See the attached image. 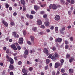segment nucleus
<instances>
[{
	"label": "nucleus",
	"instance_id": "obj_1",
	"mask_svg": "<svg viewBox=\"0 0 75 75\" xmlns=\"http://www.w3.org/2000/svg\"><path fill=\"white\" fill-rule=\"evenodd\" d=\"M59 5H57V6L55 4H53V5L51 4L49 6V8L50 9L52 8L53 10H55L57 8V7H59Z\"/></svg>",
	"mask_w": 75,
	"mask_h": 75
},
{
	"label": "nucleus",
	"instance_id": "obj_2",
	"mask_svg": "<svg viewBox=\"0 0 75 75\" xmlns=\"http://www.w3.org/2000/svg\"><path fill=\"white\" fill-rule=\"evenodd\" d=\"M22 71L23 73H24L23 75H27V73L28 72V70L25 69V68H23L22 69Z\"/></svg>",
	"mask_w": 75,
	"mask_h": 75
},
{
	"label": "nucleus",
	"instance_id": "obj_3",
	"mask_svg": "<svg viewBox=\"0 0 75 75\" xmlns=\"http://www.w3.org/2000/svg\"><path fill=\"white\" fill-rule=\"evenodd\" d=\"M24 39L23 38H20L19 39L18 43L19 44H23Z\"/></svg>",
	"mask_w": 75,
	"mask_h": 75
},
{
	"label": "nucleus",
	"instance_id": "obj_4",
	"mask_svg": "<svg viewBox=\"0 0 75 75\" xmlns=\"http://www.w3.org/2000/svg\"><path fill=\"white\" fill-rule=\"evenodd\" d=\"M11 47L12 48H13V50H17V47L16 46V45L14 44H13L11 45Z\"/></svg>",
	"mask_w": 75,
	"mask_h": 75
},
{
	"label": "nucleus",
	"instance_id": "obj_5",
	"mask_svg": "<svg viewBox=\"0 0 75 75\" xmlns=\"http://www.w3.org/2000/svg\"><path fill=\"white\" fill-rule=\"evenodd\" d=\"M65 27L64 26L60 30V31L62 34H64L63 31H65Z\"/></svg>",
	"mask_w": 75,
	"mask_h": 75
},
{
	"label": "nucleus",
	"instance_id": "obj_6",
	"mask_svg": "<svg viewBox=\"0 0 75 75\" xmlns=\"http://www.w3.org/2000/svg\"><path fill=\"white\" fill-rule=\"evenodd\" d=\"M54 19L57 21H58L60 19V16L59 15H56L55 16Z\"/></svg>",
	"mask_w": 75,
	"mask_h": 75
},
{
	"label": "nucleus",
	"instance_id": "obj_7",
	"mask_svg": "<svg viewBox=\"0 0 75 75\" xmlns=\"http://www.w3.org/2000/svg\"><path fill=\"white\" fill-rule=\"evenodd\" d=\"M2 23L4 24V25H5L6 27H7L8 26V23H7V22L5 21L4 20H3L2 21Z\"/></svg>",
	"mask_w": 75,
	"mask_h": 75
},
{
	"label": "nucleus",
	"instance_id": "obj_8",
	"mask_svg": "<svg viewBox=\"0 0 75 75\" xmlns=\"http://www.w3.org/2000/svg\"><path fill=\"white\" fill-rule=\"evenodd\" d=\"M62 40L61 38H56L55 39V42H61Z\"/></svg>",
	"mask_w": 75,
	"mask_h": 75
},
{
	"label": "nucleus",
	"instance_id": "obj_9",
	"mask_svg": "<svg viewBox=\"0 0 75 75\" xmlns=\"http://www.w3.org/2000/svg\"><path fill=\"white\" fill-rule=\"evenodd\" d=\"M61 65L60 63L59 62H57L55 64V68H58L59 66Z\"/></svg>",
	"mask_w": 75,
	"mask_h": 75
},
{
	"label": "nucleus",
	"instance_id": "obj_10",
	"mask_svg": "<svg viewBox=\"0 0 75 75\" xmlns=\"http://www.w3.org/2000/svg\"><path fill=\"white\" fill-rule=\"evenodd\" d=\"M9 61L11 64H14V60H13V59L12 58L10 59Z\"/></svg>",
	"mask_w": 75,
	"mask_h": 75
},
{
	"label": "nucleus",
	"instance_id": "obj_11",
	"mask_svg": "<svg viewBox=\"0 0 75 75\" xmlns=\"http://www.w3.org/2000/svg\"><path fill=\"white\" fill-rule=\"evenodd\" d=\"M37 24L38 25H40L42 24V22L41 20H38V21H37Z\"/></svg>",
	"mask_w": 75,
	"mask_h": 75
},
{
	"label": "nucleus",
	"instance_id": "obj_12",
	"mask_svg": "<svg viewBox=\"0 0 75 75\" xmlns=\"http://www.w3.org/2000/svg\"><path fill=\"white\" fill-rule=\"evenodd\" d=\"M43 51L45 54H48V50L46 48L44 49Z\"/></svg>",
	"mask_w": 75,
	"mask_h": 75
},
{
	"label": "nucleus",
	"instance_id": "obj_13",
	"mask_svg": "<svg viewBox=\"0 0 75 75\" xmlns=\"http://www.w3.org/2000/svg\"><path fill=\"white\" fill-rule=\"evenodd\" d=\"M21 2L22 4H23V5H25V1H24V0H21Z\"/></svg>",
	"mask_w": 75,
	"mask_h": 75
},
{
	"label": "nucleus",
	"instance_id": "obj_14",
	"mask_svg": "<svg viewBox=\"0 0 75 75\" xmlns=\"http://www.w3.org/2000/svg\"><path fill=\"white\" fill-rule=\"evenodd\" d=\"M45 26H49L50 25V23L48 22H46L45 23Z\"/></svg>",
	"mask_w": 75,
	"mask_h": 75
},
{
	"label": "nucleus",
	"instance_id": "obj_15",
	"mask_svg": "<svg viewBox=\"0 0 75 75\" xmlns=\"http://www.w3.org/2000/svg\"><path fill=\"white\" fill-rule=\"evenodd\" d=\"M11 70H13L14 69V66L11 64H10L9 67Z\"/></svg>",
	"mask_w": 75,
	"mask_h": 75
},
{
	"label": "nucleus",
	"instance_id": "obj_16",
	"mask_svg": "<svg viewBox=\"0 0 75 75\" xmlns=\"http://www.w3.org/2000/svg\"><path fill=\"white\" fill-rule=\"evenodd\" d=\"M74 59V57H72L70 59H69V62L70 63H71L73 60Z\"/></svg>",
	"mask_w": 75,
	"mask_h": 75
},
{
	"label": "nucleus",
	"instance_id": "obj_17",
	"mask_svg": "<svg viewBox=\"0 0 75 75\" xmlns=\"http://www.w3.org/2000/svg\"><path fill=\"white\" fill-rule=\"evenodd\" d=\"M69 73H73V72H74V70H73V69H69Z\"/></svg>",
	"mask_w": 75,
	"mask_h": 75
},
{
	"label": "nucleus",
	"instance_id": "obj_18",
	"mask_svg": "<svg viewBox=\"0 0 75 75\" xmlns=\"http://www.w3.org/2000/svg\"><path fill=\"white\" fill-rule=\"evenodd\" d=\"M59 56L58 55V53H56L54 54V57L56 58L57 57H59Z\"/></svg>",
	"mask_w": 75,
	"mask_h": 75
},
{
	"label": "nucleus",
	"instance_id": "obj_19",
	"mask_svg": "<svg viewBox=\"0 0 75 75\" xmlns=\"http://www.w3.org/2000/svg\"><path fill=\"white\" fill-rule=\"evenodd\" d=\"M30 38L31 39L32 41H33L34 40V36H30Z\"/></svg>",
	"mask_w": 75,
	"mask_h": 75
},
{
	"label": "nucleus",
	"instance_id": "obj_20",
	"mask_svg": "<svg viewBox=\"0 0 75 75\" xmlns=\"http://www.w3.org/2000/svg\"><path fill=\"white\" fill-rule=\"evenodd\" d=\"M39 8V6H35L34 7L35 10H37V9H38Z\"/></svg>",
	"mask_w": 75,
	"mask_h": 75
},
{
	"label": "nucleus",
	"instance_id": "obj_21",
	"mask_svg": "<svg viewBox=\"0 0 75 75\" xmlns=\"http://www.w3.org/2000/svg\"><path fill=\"white\" fill-rule=\"evenodd\" d=\"M24 54H25L28 55V50H25L24 52Z\"/></svg>",
	"mask_w": 75,
	"mask_h": 75
},
{
	"label": "nucleus",
	"instance_id": "obj_22",
	"mask_svg": "<svg viewBox=\"0 0 75 75\" xmlns=\"http://www.w3.org/2000/svg\"><path fill=\"white\" fill-rule=\"evenodd\" d=\"M33 30L35 32H37V28L35 27L33 28Z\"/></svg>",
	"mask_w": 75,
	"mask_h": 75
},
{
	"label": "nucleus",
	"instance_id": "obj_23",
	"mask_svg": "<svg viewBox=\"0 0 75 75\" xmlns=\"http://www.w3.org/2000/svg\"><path fill=\"white\" fill-rule=\"evenodd\" d=\"M71 57V55L68 54H67L66 55V57L67 58H69Z\"/></svg>",
	"mask_w": 75,
	"mask_h": 75
},
{
	"label": "nucleus",
	"instance_id": "obj_24",
	"mask_svg": "<svg viewBox=\"0 0 75 75\" xmlns=\"http://www.w3.org/2000/svg\"><path fill=\"white\" fill-rule=\"evenodd\" d=\"M64 59H62L60 60V62L61 63V65H62V63H64Z\"/></svg>",
	"mask_w": 75,
	"mask_h": 75
},
{
	"label": "nucleus",
	"instance_id": "obj_25",
	"mask_svg": "<svg viewBox=\"0 0 75 75\" xmlns=\"http://www.w3.org/2000/svg\"><path fill=\"white\" fill-rule=\"evenodd\" d=\"M27 43L29 45H31V42L30 41H27Z\"/></svg>",
	"mask_w": 75,
	"mask_h": 75
},
{
	"label": "nucleus",
	"instance_id": "obj_26",
	"mask_svg": "<svg viewBox=\"0 0 75 75\" xmlns=\"http://www.w3.org/2000/svg\"><path fill=\"white\" fill-rule=\"evenodd\" d=\"M61 72L62 73H64V72H65V69H62L61 70Z\"/></svg>",
	"mask_w": 75,
	"mask_h": 75
},
{
	"label": "nucleus",
	"instance_id": "obj_27",
	"mask_svg": "<svg viewBox=\"0 0 75 75\" xmlns=\"http://www.w3.org/2000/svg\"><path fill=\"white\" fill-rule=\"evenodd\" d=\"M23 10L24 11H26V8L25 6H24L23 8Z\"/></svg>",
	"mask_w": 75,
	"mask_h": 75
},
{
	"label": "nucleus",
	"instance_id": "obj_28",
	"mask_svg": "<svg viewBox=\"0 0 75 75\" xmlns=\"http://www.w3.org/2000/svg\"><path fill=\"white\" fill-rule=\"evenodd\" d=\"M27 33H26V31L25 30H23V34L24 35H26V34Z\"/></svg>",
	"mask_w": 75,
	"mask_h": 75
},
{
	"label": "nucleus",
	"instance_id": "obj_29",
	"mask_svg": "<svg viewBox=\"0 0 75 75\" xmlns=\"http://www.w3.org/2000/svg\"><path fill=\"white\" fill-rule=\"evenodd\" d=\"M18 65H20L21 64H22V62L21 61H19L18 62Z\"/></svg>",
	"mask_w": 75,
	"mask_h": 75
},
{
	"label": "nucleus",
	"instance_id": "obj_30",
	"mask_svg": "<svg viewBox=\"0 0 75 75\" xmlns=\"http://www.w3.org/2000/svg\"><path fill=\"white\" fill-rule=\"evenodd\" d=\"M55 31L57 32V31H58V28L57 27H56L55 28Z\"/></svg>",
	"mask_w": 75,
	"mask_h": 75
},
{
	"label": "nucleus",
	"instance_id": "obj_31",
	"mask_svg": "<svg viewBox=\"0 0 75 75\" xmlns=\"http://www.w3.org/2000/svg\"><path fill=\"white\" fill-rule=\"evenodd\" d=\"M33 16L32 15H30V16H29V18H30V19H32V18H33Z\"/></svg>",
	"mask_w": 75,
	"mask_h": 75
},
{
	"label": "nucleus",
	"instance_id": "obj_32",
	"mask_svg": "<svg viewBox=\"0 0 75 75\" xmlns=\"http://www.w3.org/2000/svg\"><path fill=\"white\" fill-rule=\"evenodd\" d=\"M17 49L18 50H21V47L20 46H18L17 47Z\"/></svg>",
	"mask_w": 75,
	"mask_h": 75
},
{
	"label": "nucleus",
	"instance_id": "obj_33",
	"mask_svg": "<svg viewBox=\"0 0 75 75\" xmlns=\"http://www.w3.org/2000/svg\"><path fill=\"white\" fill-rule=\"evenodd\" d=\"M14 37L16 36V35L17 34V33L16 32H14L13 33Z\"/></svg>",
	"mask_w": 75,
	"mask_h": 75
},
{
	"label": "nucleus",
	"instance_id": "obj_34",
	"mask_svg": "<svg viewBox=\"0 0 75 75\" xmlns=\"http://www.w3.org/2000/svg\"><path fill=\"white\" fill-rule=\"evenodd\" d=\"M61 2L62 4H64L65 3V1L63 0H61Z\"/></svg>",
	"mask_w": 75,
	"mask_h": 75
},
{
	"label": "nucleus",
	"instance_id": "obj_35",
	"mask_svg": "<svg viewBox=\"0 0 75 75\" xmlns=\"http://www.w3.org/2000/svg\"><path fill=\"white\" fill-rule=\"evenodd\" d=\"M64 42H65V44L66 45H68V41L67 40H65Z\"/></svg>",
	"mask_w": 75,
	"mask_h": 75
},
{
	"label": "nucleus",
	"instance_id": "obj_36",
	"mask_svg": "<svg viewBox=\"0 0 75 75\" xmlns=\"http://www.w3.org/2000/svg\"><path fill=\"white\" fill-rule=\"evenodd\" d=\"M11 25L13 26L14 25V24H14V22H11Z\"/></svg>",
	"mask_w": 75,
	"mask_h": 75
},
{
	"label": "nucleus",
	"instance_id": "obj_37",
	"mask_svg": "<svg viewBox=\"0 0 75 75\" xmlns=\"http://www.w3.org/2000/svg\"><path fill=\"white\" fill-rule=\"evenodd\" d=\"M15 38H19V35H16L15 36H14Z\"/></svg>",
	"mask_w": 75,
	"mask_h": 75
},
{
	"label": "nucleus",
	"instance_id": "obj_38",
	"mask_svg": "<svg viewBox=\"0 0 75 75\" xmlns=\"http://www.w3.org/2000/svg\"><path fill=\"white\" fill-rule=\"evenodd\" d=\"M69 47V46L68 45H66L65 46V49H68V47Z\"/></svg>",
	"mask_w": 75,
	"mask_h": 75
},
{
	"label": "nucleus",
	"instance_id": "obj_39",
	"mask_svg": "<svg viewBox=\"0 0 75 75\" xmlns=\"http://www.w3.org/2000/svg\"><path fill=\"white\" fill-rule=\"evenodd\" d=\"M6 8H8V7H9V5H8V4H6Z\"/></svg>",
	"mask_w": 75,
	"mask_h": 75
},
{
	"label": "nucleus",
	"instance_id": "obj_40",
	"mask_svg": "<svg viewBox=\"0 0 75 75\" xmlns=\"http://www.w3.org/2000/svg\"><path fill=\"white\" fill-rule=\"evenodd\" d=\"M46 62L47 64L49 63L50 62V59H46Z\"/></svg>",
	"mask_w": 75,
	"mask_h": 75
},
{
	"label": "nucleus",
	"instance_id": "obj_41",
	"mask_svg": "<svg viewBox=\"0 0 75 75\" xmlns=\"http://www.w3.org/2000/svg\"><path fill=\"white\" fill-rule=\"evenodd\" d=\"M70 40H71V41H73V40H74V38L73 37H71L70 38Z\"/></svg>",
	"mask_w": 75,
	"mask_h": 75
},
{
	"label": "nucleus",
	"instance_id": "obj_42",
	"mask_svg": "<svg viewBox=\"0 0 75 75\" xmlns=\"http://www.w3.org/2000/svg\"><path fill=\"white\" fill-rule=\"evenodd\" d=\"M35 52V51L34 50H33V51L30 50V53H33V52Z\"/></svg>",
	"mask_w": 75,
	"mask_h": 75
},
{
	"label": "nucleus",
	"instance_id": "obj_43",
	"mask_svg": "<svg viewBox=\"0 0 75 75\" xmlns=\"http://www.w3.org/2000/svg\"><path fill=\"white\" fill-rule=\"evenodd\" d=\"M29 70L30 71H31L33 70V67H31L29 68Z\"/></svg>",
	"mask_w": 75,
	"mask_h": 75
},
{
	"label": "nucleus",
	"instance_id": "obj_44",
	"mask_svg": "<svg viewBox=\"0 0 75 75\" xmlns=\"http://www.w3.org/2000/svg\"><path fill=\"white\" fill-rule=\"evenodd\" d=\"M28 54H24V58H26V57H27V55Z\"/></svg>",
	"mask_w": 75,
	"mask_h": 75
},
{
	"label": "nucleus",
	"instance_id": "obj_45",
	"mask_svg": "<svg viewBox=\"0 0 75 75\" xmlns=\"http://www.w3.org/2000/svg\"><path fill=\"white\" fill-rule=\"evenodd\" d=\"M13 15L14 16H17V13L16 12H14L13 14Z\"/></svg>",
	"mask_w": 75,
	"mask_h": 75
},
{
	"label": "nucleus",
	"instance_id": "obj_46",
	"mask_svg": "<svg viewBox=\"0 0 75 75\" xmlns=\"http://www.w3.org/2000/svg\"><path fill=\"white\" fill-rule=\"evenodd\" d=\"M71 4H74V0H71Z\"/></svg>",
	"mask_w": 75,
	"mask_h": 75
},
{
	"label": "nucleus",
	"instance_id": "obj_47",
	"mask_svg": "<svg viewBox=\"0 0 75 75\" xmlns=\"http://www.w3.org/2000/svg\"><path fill=\"white\" fill-rule=\"evenodd\" d=\"M52 75H55V73L54 71H53L52 72Z\"/></svg>",
	"mask_w": 75,
	"mask_h": 75
},
{
	"label": "nucleus",
	"instance_id": "obj_48",
	"mask_svg": "<svg viewBox=\"0 0 75 75\" xmlns=\"http://www.w3.org/2000/svg\"><path fill=\"white\" fill-rule=\"evenodd\" d=\"M51 57H52V54H50L48 56L49 58H51Z\"/></svg>",
	"mask_w": 75,
	"mask_h": 75
},
{
	"label": "nucleus",
	"instance_id": "obj_49",
	"mask_svg": "<svg viewBox=\"0 0 75 75\" xmlns=\"http://www.w3.org/2000/svg\"><path fill=\"white\" fill-rule=\"evenodd\" d=\"M10 75H14V74H13V72L11 71L10 72Z\"/></svg>",
	"mask_w": 75,
	"mask_h": 75
},
{
	"label": "nucleus",
	"instance_id": "obj_50",
	"mask_svg": "<svg viewBox=\"0 0 75 75\" xmlns=\"http://www.w3.org/2000/svg\"><path fill=\"white\" fill-rule=\"evenodd\" d=\"M31 14H35V12L34 11H32L31 12Z\"/></svg>",
	"mask_w": 75,
	"mask_h": 75
},
{
	"label": "nucleus",
	"instance_id": "obj_51",
	"mask_svg": "<svg viewBox=\"0 0 75 75\" xmlns=\"http://www.w3.org/2000/svg\"><path fill=\"white\" fill-rule=\"evenodd\" d=\"M6 57L7 59H9V57L8 56V55L7 54H6Z\"/></svg>",
	"mask_w": 75,
	"mask_h": 75
},
{
	"label": "nucleus",
	"instance_id": "obj_52",
	"mask_svg": "<svg viewBox=\"0 0 75 75\" xmlns=\"http://www.w3.org/2000/svg\"><path fill=\"white\" fill-rule=\"evenodd\" d=\"M41 27L42 28H45V26L44 25H42L41 26Z\"/></svg>",
	"mask_w": 75,
	"mask_h": 75
},
{
	"label": "nucleus",
	"instance_id": "obj_53",
	"mask_svg": "<svg viewBox=\"0 0 75 75\" xmlns=\"http://www.w3.org/2000/svg\"><path fill=\"white\" fill-rule=\"evenodd\" d=\"M40 6L41 7H45V4H44L43 5H41Z\"/></svg>",
	"mask_w": 75,
	"mask_h": 75
},
{
	"label": "nucleus",
	"instance_id": "obj_54",
	"mask_svg": "<svg viewBox=\"0 0 75 75\" xmlns=\"http://www.w3.org/2000/svg\"><path fill=\"white\" fill-rule=\"evenodd\" d=\"M55 57H54V56H52L51 58L52 59H55Z\"/></svg>",
	"mask_w": 75,
	"mask_h": 75
},
{
	"label": "nucleus",
	"instance_id": "obj_55",
	"mask_svg": "<svg viewBox=\"0 0 75 75\" xmlns=\"http://www.w3.org/2000/svg\"><path fill=\"white\" fill-rule=\"evenodd\" d=\"M69 15H71V11H69L68 12Z\"/></svg>",
	"mask_w": 75,
	"mask_h": 75
},
{
	"label": "nucleus",
	"instance_id": "obj_56",
	"mask_svg": "<svg viewBox=\"0 0 75 75\" xmlns=\"http://www.w3.org/2000/svg\"><path fill=\"white\" fill-rule=\"evenodd\" d=\"M48 66H46L45 67V70H46V69H48Z\"/></svg>",
	"mask_w": 75,
	"mask_h": 75
},
{
	"label": "nucleus",
	"instance_id": "obj_57",
	"mask_svg": "<svg viewBox=\"0 0 75 75\" xmlns=\"http://www.w3.org/2000/svg\"><path fill=\"white\" fill-rule=\"evenodd\" d=\"M44 34V32L43 31L41 32L40 33V35H42Z\"/></svg>",
	"mask_w": 75,
	"mask_h": 75
},
{
	"label": "nucleus",
	"instance_id": "obj_58",
	"mask_svg": "<svg viewBox=\"0 0 75 75\" xmlns=\"http://www.w3.org/2000/svg\"><path fill=\"white\" fill-rule=\"evenodd\" d=\"M41 14H44V11H42L40 12Z\"/></svg>",
	"mask_w": 75,
	"mask_h": 75
},
{
	"label": "nucleus",
	"instance_id": "obj_59",
	"mask_svg": "<svg viewBox=\"0 0 75 75\" xmlns=\"http://www.w3.org/2000/svg\"><path fill=\"white\" fill-rule=\"evenodd\" d=\"M56 50V48L55 47H53L52 48V50L53 51H55Z\"/></svg>",
	"mask_w": 75,
	"mask_h": 75
},
{
	"label": "nucleus",
	"instance_id": "obj_60",
	"mask_svg": "<svg viewBox=\"0 0 75 75\" xmlns=\"http://www.w3.org/2000/svg\"><path fill=\"white\" fill-rule=\"evenodd\" d=\"M4 51H6V50H7V48H6V47H4Z\"/></svg>",
	"mask_w": 75,
	"mask_h": 75
},
{
	"label": "nucleus",
	"instance_id": "obj_61",
	"mask_svg": "<svg viewBox=\"0 0 75 75\" xmlns=\"http://www.w3.org/2000/svg\"><path fill=\"white\" fill-rule=\"evenodd\" d=\"M9 42H12V41H13V40L11 39H10L9 40Z\"/></svg>",
	"mask_w": 75,
	"mask_h": 75
},
{
	"label": "nucleus",
	"instance_id": "obj_62",
	"mask_svg": "<svg viewBox=\"0 0 75 75\" xmlns=\"http://www.w3.org/2000/svg\"><path fill=\"white\" fill-rule=\"evenodd\" d=\"M14 59H15V60H16V61L17 60V57H14Z\"/></svg>",
	"mask_w": 75,
	"mask_h": 75
},
{
	"label": "nucleus",
	"instance_id": "obj_63",
	"mask_svg": "<svg viewBox=\"0 0 75 75\" xmlns=\"http://www.w3.org/2000/svg\"><path fill=\"white\" fill-rule=\"evenodd\" d=\"M14 44H15V45H16V46H17V45H18V43L17 42H16Z\"/></svg>",
	"mask_w": 75,
	"mask_h": 75
},
{
	"label": "nucleus",
	"instance_id": "obj_64",
	"mask_svg": "<svg viewBox=\"0 0 75 75\" xmlns=\"http://www.w3.org/2000/svg\"><path fill=\"white\" fill-rule=\"evenodd\" d=\"M43 17L44 18H46L47 17V15H43Z\"/></svg>",
	"mask_w": 75,
	"mask_h": 75
}]
</instances>
